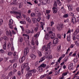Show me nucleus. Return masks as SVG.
<instances>
[{
	"mask_svg": "<svg viewBox=\"0 0 79 79\" xmlns=\"http://www.w3.org/2000/svg\"><path fill=\"white\" fill-rule=\"evenodd\" d=\"M29 53V48L28 47H27L26 48L24 49V56H22L21 58H20L19 59V62L20 63H22L25 60L26 56Z\"/></svg>",
	"mask_w": 79,
	"mask_h": 79,
	"instance_id": "obj_1",
	"label": "nucleus"
},
{
	"mask_svg": "<svg viewBox=\"0 0 79 79\" xmlns=\"http://www.w3.org/2000/svg\"><path fill=\"white\" fill-rule=\"evenodd\" d=\"M57 8V2L55 1L54 3V7L52 8L53 13H56L57 10H56Z\"/></svg>",
	"mask_w": 79,
	"mask_h": 79,
	"instance_id": "obj_2",
	"label": "nucleus"
},
{
	"mask_svg": "<svg viewBox=\"0 0 79 79\" xmlns=\"http://www.w3.org/2000/svg\"><path fill=\"white\" fill-rule=\"evenodd\" d=\"M21 12L20 10L17 11H10V13L13 14L14 13L15 15H19V16H21Z\"/></svg>",
	"mask_w": 79,
	"mask_h": 79,
	"instance_id": "obj_3",
	"label": "nucleus"
},
{
	"mask_svg": "<svg viewBox=\"0 0 79 79\" xmlns=\"http://www.w3.org/2000/svg\"><path fill=\"white\" fill-rule=\"evenodd\" d=\"M67 6L68 7L69 10L70 11H72L73 10V6L70 4H67Z\"/></svg>",
	"mask_w": 79,
	"mask_h": 79,
	"instance_id": "obj_4",
	"label": "nucleus"
},
{
	"mask_svg": "<svg viewBox=\"0 0 79 79\" xmlns=\"http://www.w3.org/2000/svg\"><path fill=\"white\" fill-rule=\"evenodd\" d=\"M6 35L7 36H9L10 35V37H11V36H12V33H11V31L9 30V31H6Z\"/></svg>",
	"mask_w": 79,
	"mask_h": 79,
	"instance_id": "obj_5",
	"label": "nucleus"
},
{
	"mask_svg": "<svg viewBox=\"0 0 79 79\" xmlns=\"http://www.w3.org/2000/svg\"><path fill=\"white\" fill-rule=\"evenodd\" d=\"M58 43V39L56 38L53 40V44H57Z\"/></svg>",
	"mask_w": 79,
	"mask_h": 79,
	"instance_id": "obj_6",
	"label": "nucleus"
},
{
	"mask_svg": "<svg viewBox=\"0 0 79 79\" xmlns=\"http://www.w3.org/2000/svg\"><path fill=\"white\" fill-rule=\"evenodd\" d=\"M32 76V73L30 72L29 71L26 74V77L27 79H28V78H29V76Z\"/></svg>",
	"mask_w": 79,
	"mask_h": 79,
	"instance_id": "obj_7",
	"label": "nucleus"
},
{
	"mask_svg": "<svg viewBox=\"0 0 79 79\" xmlns=\"http://www.w3.org/2000/svg\"><path fill=\"white\" fill-rule=\"evenodd\" d=\"M71 21H72V23H73V24H75L76 22V18L74 17H72L71 18Z\"/></svg>",
	"mask_w": 79,
	"mask_h": 79,
	"instance_id": "obj_8",
	"label": "nucleus"
},
{
	"mask_svg": "<svg viewBox=\"0 0 79 79\" xmlns=\"http://www.w3.org/2000/svg\"><path fill=\"white\" fill-rule=\"evenodd\" d=\"M73 63H72L68 66V69H69V70H70L72 69H73Z\"/></svg>",
	"mask_w": 79,
	"mask_h": 79,
	"instance_id": "obj_9",
	"label": "nucleus"
},
{
	"mask_svg": "<svg viewBox=\"0 0 79 79\" xmlns=\"http://www.w3.org/2000/svg\"><path fill=\"white\" fill-rule=\"evenodd\" d=\"M45 38L46 40H49V39H50V36H49V34H46L45 36Z\"/></svg>",
	"mask_w": 79,
	"mask_h": 79,
	"instance_id": "obj_10",
	"label": "nucleus"
},
{
	"mask_svg": "<svg viewBox=\"0 0 79 79\" xmlns=\"http://www.w3.org/2000/svg\"><path fill=\"white\" fill-rule=\"evenodd\" d=\"M40 24L41 25L40 27L42 28V30H43V29H44V26L45 24V22H41L40 23Z\"/></svg>",
	"mask_w": 79,
	"mask_h": 79,
	"instance_id": "obj_11",
	"label": "nucleus"
},
{
	"mask_svg": "<svg viewBox=\"0 0 79 79\" xmlns=\"http://www.w3.org/2000/svg\"><path fill=\"white\" fill-rule=\"evenodd\" d=\"M78 32H79V26L78 27V28L76 29L74 33L75 35H77Z\"/></svg>",
	"mask_w": 79,
	"mask_h": 79,
	"instance_id": "obj_12",
	"label": "nucleus"
},
{
	"mask_svg": "<svg viewBox=\"0 0 79 79\" xmlns=\"http://www.w3.org/2000/svg\"><path fill=\"white\" fill-rule=\"evenodd\" d=\"M61 11L63 13H66V10L64 9V7L63 6L61 8Z\"/></svg>",
	"mask_w": 79,
	"mask_h": 79,
	"instance_id": "obj_13",
	"label": "nucleus"
},
{
	"mask_svg": "<svg viewBox=\"0 0 79 79\" xmlns=\"http://www.w3.org/2000/svg\"><path fill=\"white\" fill-rule=\"evenodd\" d=\"M30 73H35L37 72V70L35 69H33L32 70H31L29 71Z\"/></svg>",
	"mask_w": 79,
	"mask_h": 79,
	"instance_id": "obj_14",
	"label": "nucleus"
},
{
	"mask_svg": "<svg viewBox=\"0 0 79 79\" xmlns=\"http://www.w3.org/2000/svg\"><path fill=\"white\" fill-rule=\"evenodd\" d=\"M30 56L31 58H32L33 60H34L35 58V57H36L35 56V55H34L33 54H31L30 55Z\"/></svg>",
	"mask_w": 79,
	"mask_h": 79,
	"instance_id": "obj_15",
	"label": "nucleus"
},
{
	"mask_svg": "<svg viewBox=\"0 0 79 79\" xmlns=\"http://www.w3.org/2000/svg\"><path fill=\"white\" fill-rule=\"evenodd\" d=\"M3 48L4 50L6 49V42H4V44L3 45Z\"/></svg>",
	"mask_w": 79,
	"mask_h": 79,
	"instance_id": "obj_16",
	"label": "nucleus"
},
{
	"mask_svg": "<svg viewBox=\"0 0 79 79\" xmlns=\"http://www.w3.org/2000/svg\"><path fill=\"white\" fill-rule=\"evenodd\" d=\"M56 37V35H55V34L54 33H52L51 35V38L52 39H55Z\"/></svg>",
	"mask_w": 79,
	"mask_h": 79,
	"instance_id": "obj_17",
	"label": "nucleus"
},
{
	"mask_svg": "<svg viewBox=\"0 0 79 79\" xmlns=\"http://www.w3.org/2000/svg\"><path fill=\"white\" fill-rule=\"evenodd\" d=\"M45 56H43L40 59V61H39V63H40V62H42L45 60Z\"/></svg>",
	"mask_w": 79,
	"mask_h": 79,
	"instance_id": "obj_18",
	"label": "nucleus"
},
{
	"mask_svg": "<svg viewBox=\"0 0 79 79\" xmlns=\"http://www.w3.org/2000/svg\"><path fill=\"white\" fill-rule=\"evenodd\" d=\"M40 67H41V68H45L47 66V64H45L44 63H43L40 65Z\"/></svg>",
	"mask_w": 79,
	"mask_h": 79,
	"instance_id": "obj_19",
	"label": "nucleus"
},
{
	"mask_svg": "<svg viewBox=\"0 0 79 79\" xmlns=\"http://www.w3.org/2000/svg\"><path fill=\"white\" fill-rule=\"evenodd\" d=\"M25 32L26 34H30V33H31V30L26 29L25 30Z\"/></svg>",
	"mask_w": 79,
	"mask_h": 79,
	"instance_id": "obj_20",
	"label": "nucleus"
},
{
	"mask_svg": "<svg viewBox=\"0 0 79 79\" xmlns=\"http://www.w3.org/2000/svg\"><path fill=\"white\" fill-rule=\"evenodd\" d=\"M39 35H40V32H38L35 35L34 37L35 38H37L39 36Z\"/></svg>",
	"mask_w": 79,
	"mask_h": 79,
	"instance_id": "obj_21",
	"label": "nucleus"
},
{
	"mask_svg": "<svg viewBox=\"0 0 79 79\" xmlns=\"http://www.w3.org/2000/svg\"><path fill=\"white\" fill-rule=\"evenodd\" d=\"M28 66V64L27 63L23 64V67L24 68H25Z\"/></svg>",
	"mask_w": 79,
	"mask_h": 79,
	"instance_id": "obj_22",
	"label": "nucleus"
},
{
	"mask_svg": "<svg viewBox=\"0 0 79 79\" xmlns=\"http://www.w3.org/2000/svg\"><path fill=\"white\" fill-rule=\"evenodd\" d=\"M38 68H39V71L40 72H42L43 71V68L42 67H40V66H39L38 67Z\"/></svg>",
	"mask_w": 79,
	"mask_h": 79,
	"instance_id": "obj_23",
	"label": "nucleus"
},
{
	"mask_svg": "<svg viewBox=\"0 0 79 79\" xmlns=\"http://www.w3.org/2000/svg\"><path fill=\"white\" fill-rule=\"evenodd\" d=\"M51 45H52V42H50L47 45V47L49 48H50Z\"/></svg>",
	"mask_w": 79,
	"mask_h": 79,
	"instance_id": "obj_24",
	"label": "nucleus"
},
{
	"mask_svg": "<svg viewBox=\"0 0 79 79\" xmlns=\"http://www.w3.org/2000/svg\"><path fill=\"white\" fill-rule=\"evenodd\" d=\"M64 27V25L63 24H60V30H61Z\"/></svg>",
	"mask_w": 79,
	"mask_h": 79,
	"instance_id": "obj_25",
	"label": "nucleus"
},
{
	"mask_svg": "<svg viewBox=\"0 0 79 79\" xmlns=\"http://www.w3.org/2000/svg\"><path fill=\"white\" fill-rule=\"evenodd\" d=\"M47 0H44L43 2H42L41 3L43 4V5H46L47 4ZM47 1H48V0H47Z\"/></svg>",
	"mask_w": 79,
	"mask_h": 79,
	"instance_id": "obj_26",
	"label": "nucleus"
},
{
	"mask_svg": "<svg viewBox=\"0 0 79 79\" xmlns=\"http://www.w3.org/2000/svg\"><path fill=\"white\" fill-rule=\"evenodd\" d=\"M27 20V21H28V23H31V19L29 18H26Z\"/></svg>",
	"mask_w": 79,
	"mask_h": 79,
	"instance_id": "obj_27",
	"label": "nucleus"
},
{
	"mask_svg": "<svg viewBox=\"0 0 79 79\" xmlns=\"http://www.w3.org/2000/svg\"><path fill=\"white\" fill-rule=\"evenodd\" d=\"M23 2L20 3L19 4V8H22L23 6Z\"/></svg>",
	"mask_w": 79,
	"mask_h": 79,
	"instance_id": "obj_28",
	"label": "nucleus"
},
{
	"mask_svg": "<svg viewBox=\"0 0 79 79\" xmlns=\"http://www.w3.org/2000/svg\"><path fill=\"white\" fill-rule=\"evenodd\" d=\"M52 55L48 56L46 57L47 58H48L49 60L52 59Z\"/></svg>",
	"mask_w": 79,
	"mask_h": 79,
	"instance_id": "obj_29",
	"label": "nucleus"
},
{
	"mask_svg": "<svg viewBox=\"0 0 79 79\" xmlns=\"http://www.w3.org/2000/svg\"><path fill=\"white\" fill-rule=\"evenodd\" d=\"M20 23L22 24H26V21H20Z\"/></svg>",
	"mask_w": 79,
	"mask_h": 79,
	"instance_id": "obj_30",
	"label": "nucleus"
},
{
	"mask_svg": "<svg viewBox=\"0 0 79 79\" xmlns=\"http://www.w3.org/2000/svg\"><path fill=\"white\" fill-rule=\"evenodd\" d=\"M13 20L12 19H10L9 20V24H13Z\"/></svg>",
	"mask_w": 79,
	"mask_h": 79,
	"instance_id": "obj_31",
	"label": "nucleus"
},
{
	"mask_svg": "<svg viewBox=\"0 0 79 79\" xmlns=\"http://www.w3.org/2000/svg\"><path fill=\"white\" fill-rule=\"evenodd\" d=\"M32 19L33 23H35V21L37 20V19H36V18H32Z\"/></svg>",
	"mask_w": 79,
	"mask_h": 79,
	"instance_id": "obj_32",
	"label": "nucleus"
},
{
	"mask_svg": "<svg viewBox=\"0 0 79 79\" xmlns=\"http://www.w3.org/2000/svg\"><path fill=\"white\" fill-rule=\"evenodd\" d=\"M26 70L27 71H29V70H30V67H29V66H28L26 67Z\"/></svg>",
	"mask_w": 79,
	"mask_h": 79,
	"instance_id": "obj_33",
	"label": "nucleus"
},
{
	"mask_svg": "<svg viewBox=\"0 0 79 79\" xmlns=\"http://www.w3.org/2000/svg\"><path fill=\"white\" fill-rule=\"evenodd\" d=\"M17 9L18 8L16 7H12L11 8V9L13 11H15V10H17Z\"/></svg>",
	"mask_w": 79,
	"mask_h": 79,
	"instance_id": "obj_34",
	"label": "nucleus"
},
{
	"mask_svg": "<svg viewBox=\"0 0 79 79\" xmlns=\"http://www.w3.org/2000/svg\"><path fill=\"white\" fill-rule=\"evenodd\" d=\"M15 59L12 60H9V62L11 63H15Z\"/></svg>",
	"mask_w": 79,
	"mask_h": 79,
	"instance_id": "obj_35",
	"label": "nucleus"
},
{
	"mask_svg": "<svg viewBox=\"0 0 79 79\" xmlns=\"http://www.w3.org/2000/svg\"><path fill=\"white\" fill-rule=\"evenodd\" d=\"M31 17H35V13H32L31 14Z\"/></svg>",
	"mask_w": 79,
	"mask_h": 79,
	"instance_id": "obj_36",
	"label": "nucleus"
},
{
	"mask_svg": "<svg viewBox=\"0 0 79 79\" xmlns=\"http://www.w3.org/2000/svg\"><path fill=\"white\" fill-rule=\"evenodd\" d=\"M75 44L77 45V47H79V43H78L77 41H75Z\"/></svg>",
	"mask_w": 79,
	"mask_h": 79,
	"instance_id": "obj_37",
	"label": "nucleus"
},
{
	"mask_svg": "<svg viewBox=\"0 0 79 79\" xmlns=\"http://www.w3.org/2000/svg\"><path fill=\"white\" fill-rule=\"evenodd\" d=\"M13 67L14 68H16V67H17V63H15L14 64Z\"/></svg>",
	"mask_w": 79,
	"mask_h": 79,
	"instance_id": "obj_38",
	"label": "nucleus"
},
{
	"mask_svg": "<svg viewBox=\"0 0 79 79\" xmlns=\"http://www.w3.org/2000/svg\"><path fill=\"white\" fill-rule=\"evenodd\" d=\"M70 40H71V37H67V40L68 41V42H69V41H70Z\"/></svg>",
	"mask_w": 79,
	"mask_h": 79,
	"instance_id": "obj_39",
	"label": "nucleus"
},
{
	"mask_svg": "<svg viewBox=\"0 0 79 79\" xmlns=\"http://www.w3.org/2000/svg\"><path fill=\"white\" fill-rule=\"evenodd\" d=\"M46 47V46L45 45L41 49V50H42V51L44 50V49Z\"/></svg>",
	"mask_w": 79,
	"mask_h": 79,
	"instance_id": "obj_40",
	"label": "nucleus"
},
{
	"mask_svg": "<svg viewBox=\"0 0 79 79\" xmlns=\"http://www.w3.org/2000/svg\"><path fill=\"white\" fill-rule=\"evenodd\" d=\"M7 48H11V44L10 43H8L7 44Z\"/></svg>",
	"mask_w": 79,
	"mask_h": 79,
	"instance_id": "obj_41",
	"label": "nucleus"
},
{
	"mask_svg": "<svg viewBox=\"0 0 79 79\" xmlns=\"http://www.w3.org/2000/svg\"><path fill=\"white\" fill-rule=\"evenodd\" d=\"M38 53L39 54V56H42V53L40 51L38 52Z\"/></svg>",
	"mask_w": 79,
	"mask_h": 79,
	"instance_id": "obj_42",
	"label": "nucleus"
},
{
	"mask_svg": "<svg viewBox=\"0 0 79 79\" xmlns=\"http://www.w3.org/2000/svg\"><path fill=\"white\" fill-rule=\"evenodd\" d=\"M13 52H9L8 53L7 55L9 56H11L12 55H13Z\"/></svg>",
	"mask_w": 79,
	"mask_h": 79,
	"instance_id": "obj_43",
	"label": "nucleus"
},
{
	"mask_svg": "<svg viewBox=\"0 0 79 79\" xmlns=\"http://www.w3.org/2000/svg\"><path fill=\"white\" fill-rule=\"evenodd\" d=\"M9 26L10 28V29H12L13 26H12V25H11V24H9Z\"/></svg>",
	"mask_w": 79,
	"mask_h": 79,
	"instance_id": "obj_44",
	"label": "nucleus"
},
{
	"mask_svg": "<svg viewBox=\"0 0 79 79\" xmlns=\"http://www.w3.org/2000/svg\"><path fill=\"white\" fill-rule=\"evenodd\" d=\"M58 74H60V70L56 72L55 75H57Z\"/></svg>",
	"mask_w": 79,
	"mask_h": 79,
	"instance_id": "obj_45",
	"label": "nucleus"
},
{
	"mask_svg": "<svg viewBox=\"0 0 79 79\" xmlns=\"http://www.w3.org/2000/svg\"><path fill=\"white\" fill-rule=\"evenodd\" d=\"M12 75H13V72L11 71L9 73V76H11Z\"/></svg>",
	"mask_w": 79,
	"mask_h": 79,
	"instance_id": "obj_46",
	"label": "nucleus"
},
{
	"mask_svg": "<svg viewBox=\"0 0 79 79\" xmlns=\"http://www.w3.org/2000/svg\"><path fill=\"white\" fill-rule=\"evenodd\" d=\"M3 24V20L2 19H1L0 20V25H1Z\"/></svg>",
	"mask_w": 79,
	"mask_h": 79,
	"instance_id": "obj_47",
	"label": "nucleus"
},
{
	"mask_svg": "<svg viewBox=\"0 0 79 79\" xmlns=\"http://www.w3.org/2000/svg\"><path fill=\"white\" fill-rule=\"evenodd\" d=\"M19 41L20 42H22L23 41V39L22 38H20L19 40Z\"/></svg>",
	"mask_w": 79,
	"mask_h": 79,
	"instance_id": "obj_48",
	"label": "nucleus"
},
{
	"mask_svg": "<svg viewBox=\"0 0 79 79\" xmlns=\"http://www.w3.org/2000/svg\"><path fill=\"white\" fill-rule=\"evenodd\" d=\"M20 27H21V28L22 31H23V32H24V27L22 26H20Z\"/></svg>",
	"mask_w": 79,
	"mask_h": 79,
	"instance_id": "obj_49",
	"label": "nucleus"
},
{
	"mask_svg": "<svg viewBox=\"0 0 79 79\" xmlns=\"http://www.w3.org/2000/svg\"><path fill=\"white\" fill-rule=\"evenodd\" d=\"M31 44L33 45H34L35 44H34V40H32L31 41Z\"/></svg>",
	"mask_w": 79,
	"mask_h": 79,
	"instance_id": "obj_50",
	"label": "nucleus"
},
{
	"mask_svg": "<svg viewBox=\"0 0 79 79\" xmlns=\"http://www.w3.org/2000/svg\"><path fill=\"white\" fill-rule=\"evenodd\" d=\"M68 15L66 14L64 15V18H68Z\"/></svg>",
	"mask_w": 79,
	"mask_h": 79,
	"instance_id": "obj_51",
	"label": "nucleus"
},
{
	"mask_svg": "<svg viewBox=\"0 0 79 79\" xmlns=\"http://www.w3.org/2000/svg\"><path fill=\"white\" fill-rule=\"evenodd\" d=\"M35 43L37 45H39V42H38V40H36L35 41Z\"/></svg>",
	"mask_w": 79,
	"mask_h": 79,
	"instance_id": "obj_52",
	"label": "nucleus"
},
{
	"mask_svg": "<svg viewBox=\"0 0 79 79\" xmlns=\"http://www.w3.org/2000/svg\"><path fill=\"white\" fill-rule=\"evenodd\" d=\"M64 23H68L69 22V19H67L66 20H65L64 21Z\"/></svg>",
	"mask_w": 79,
	"mask_h": 79,
	"instance_id": "obj_53",
	"label": "nucleus"
},
{
	"mask_svg": "<svg viewBox=\"0 0 79 79\" xmlns=\"http://www.w3.org/2000/svg\"><path fill=\"white\" fill-rule=\"evenodd\" d=\"M34 31L35 32H37L38 31V27H36L34 29Z\"/></svg>",
	"mask_w": 79,
	"mask_h": 79,
	"instance_id": "obj_54",
	"label": "nucleus"
},
{
	"mask_svg": "<svg viewBox=\"0 0 79 79\" xmlns=\"http://www.w3.org/2000/svg\"><path fill=\"white\" fill-rule=\"evenodd\" d=\"M32 50H34V51L35 50V46H33V47L32 48Z\"/></svg>",
	"mask_w": 79,
	"mask_h": 79,
	"instance_id": "obj_55",
	"label": "nucleus"
},
{
	"mask_svg": "<svg viewBox=\"0 0 79 79\" xmlns=\"http://www.w3.org/2000/svg\"><path fill=\"white\" fill-rule=\"evenodd\" d=\"M41 19V18H40L38 17L37 19V21H38V22H39Z\"/></svg>",
	"mask_w": 79,
	"mask_h": 79,
	"instance_id": "obj_56",
	"label": "nucleus"
},
{
	"mask_svg": "<svg viewBox=\"0 0 79 79\" xmlns=\"http://www.w3.org/2000/svg\"><path fill=\"white\" fill-rule=\"evenodd\" d=\"M27 3L29 4V5H32V4L31 3V2H27Z\"/></svg>",
	"mask_w": 79,
	"mask_h": 79,
	"instance_id": "obj_57",
	"label": "nucleus"
},
{
	"mask_svg": "<svg viewBox=\"0 0 79 79\" xmlns=\"http://www.w3.org/2000/svg\"><path fill=\"white\" fill-rule=\"evenodd\" d=\"M41 16V14L40 13H38L37 14V16H38V17H40Z\"/></svg>",
	"mask_w": 79,
	"mask_h": 79,
	"instance_id": "obj_58",
	"label": "nucleus"
},
{
	"mask_svg": "<svg viewBox=\"0 0 79 79\" xmlns=\"http://www.w3.org/2000/svg\"><path fill=\"white\" fill-rule=\"evenodd\" d=\"M57 50L58 52H60V46H58L57 48Z\"/></svg>",
	"mask_w": 79,
	"mask_h": 79,
	"instance_id": "obj_59",
	"label": "nucleus"
},
{
	"mask_svg": "<svg viewBox=\"0 0 79 79\" xmlns=\"http://www.w3.org/2000/svg\"><path fill=\"white\" fill-rule=\"evenodd\" d=\"M46 13L48 14V13H50V10H46Z\"/></svg>",
	"mask_w": 79,
	"mask_h": 79,
	"instance_id": "obj_60",
	"label": "nucleus"
},
{
	"mask_svg": "<svg viewBox=\"0 0 79 79\" xmlns=\"http://www.w3.org/2000/svg\"><path fill=\"white\" fill-rule=\"evenodd\" d=\"M76 22H78L79 21V17H77V20H76Z\"/></svg>",
	"mask_w": 79,
	"mask_h": 79,
	"instance_id": "obj_61",
	"label": "nucleus"
},
{
	"mask_svg": "<svg viewBox=\"0 0 79 79\" xmlns=\"http://www.w3.org/2000/svg\"><path fill=\"white\" fill-rule=\"evenodd\" d=\"M21 69H21V72H22V73L23 74V71L24 70V68H22Z\"/></svg>",
	"mask_w": 79,
	"mask_h": 79,
	"instance_id": "obj_62",
	"label": "nucleus"
},
{
	"mask_svg": "<svg viewBox=\"0 0 79 79\" xmlns=\"http://www.w3.org/2000/svg\"><path fill=\"white\" fill-rule=\"evenodd\" d=\"M76 10L78 12H79V7H77L76 8Z\"/></svg>",
	"mask_w": 79,
	"mask_h": 79,
	"instance_id": "obj_63",
	"label": "nucleus"
},
{
	"mask_svg": "<svg viewBox=\"0 0 79 79\" xmlns=\"http://www.w3.org/2000/svg\"><path fill=\"white\" fill-rule=\"evenodd\" d=\"M77 40H79V35H78L77 36Z\"/></svg>",
	"mask_w": 79,
	"mask_h": 79,
	"instance_id": "obj_64",
	"label": "nucleus"
}]
</instances>
